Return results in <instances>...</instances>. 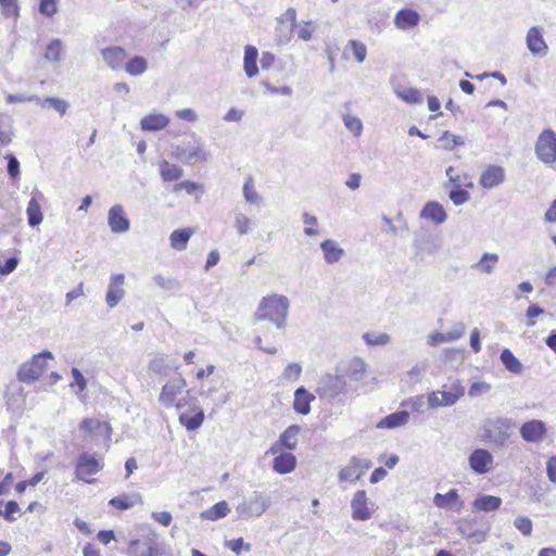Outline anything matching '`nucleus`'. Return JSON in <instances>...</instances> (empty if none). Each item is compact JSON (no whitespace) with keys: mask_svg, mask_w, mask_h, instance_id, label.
I'll return each mask as SVG.
<instances>
[{"mask_svg":"<svg viewBox=\"0 0 556 556\" xmlns=\"http://www.w3.org/2000/svg\"><path fill=\"white\" fill-rule=\"evenodd\" d=\"M458 532L468 539L473 544H479L485 541L489 528L478 529L476 528V520H464L457 527Z\"/></svg>","mask_w":556,"mask_h":556,"instance_id":"22","label":"nucleus"},{"mask_svg":"<svg viewBox=\"0 0 556 556\" xmlns=\"http://www.w3.org/2000/svg\"><path fill=\"white\" fill-rule=\"evenodd\" d=\"M367 504L368 498L366 492L364 490L357 491L351 501L352 518L354 520L364 521L371 517V511L369 510Z\"/></svg>","mask_w":556,"mask_h":556,"instance_id":"21","label":"nucleus"},{"mask_svg":"<svg viewBox=\"0 0 556 556\" xmlns=\"http://www.w3.org/2000/svg\"><path fill=\"white\" fill-rule=\"evenodd\" d=\"M0 5L5 17L17 18L20 16L17 0H0Z\"/></svg>","mask_w":556,"mask_h":556,"instance_id":"53","label":"nucleus"},{"mask_svg":"<svg viewBox=\"0 0 556 556\" xmlns=\"http://www.w3.org/2000/svg\"><path fill=\"white\" fill-rule=\"evenodd\" d=\"M22 515L21 508L18 504L15 501H9L7 502L4 509H3V518L7 521L13 522L17 519V516Z\"/></svg>","mask_w":556,"mask_h":556,"instance_id":"55","label":"nucleus"},{"mask_svg":"<svg viewBox=\"0 0 556 556\" xmlns=\"http://www.w3.org/2000/svg\"><path fill=\"white\" fill-rule=\"evenodd\" d=\"M173 154L185 164L206 162L210 159V153L204 149L201 138L195 135H192L182 144L175 147Z\"/></svg>","mask_w":556,"mask_h":556,"instance_id":"3","label":"nucleus"},{"mask_svg":"<svg viewBox=\"0 0 556 556\" xmlns=\"http://www.w3.org/2000/svg\"><path fill=\"white\" fill-rule=\"evenodd\" d=\"M153 282L165 291H176L181 288L180 282L172 277H165L162 274H156L152 277Z\"/></svg>","mask_w":556,"mask_h":556,"instance_id":"46","label":"nucleus"},{"mask_svg":"<svg viewBox=\"0 0 556 556\" xmlns=\"http://www.w3.org/2000/svg\"><path fill=\"white\" fill-rule=\"evenodd\" d=\"M179 421L188 431H194L202 426L204 412L202 408L194 406L189 412L180 413Z\"/></svg>","mask_w":556,"mask_h":556,"instance_id":"27","label":"nucleus"},{"mask_svg":"<svg viewBox=\"0 0 556 556\" xmlns=\"http://www.w3.org/2000/svg\"><path fill=\"white\" fill-rule=\"evenodd\" d=\"M363 339L368 345H386L390 342L391 338L388 333L366 332Z\"/></svg>","mask_w":556,"mask_h":556,"instance_id":"52","label":"nucleus"},{"mask_svg":"<svg viewBox=\"0 0 556 556\" xmlns=\"http://www.w3.org/2000/svg\"><path fill=\"white\" fill-rule=\"evenodd\" d=\"M102 464L94 455L83 453L78 456L75 464V477L86 483H93L94 479H87L88 476H93L102 469Z\"/></svg>","mask_w":556,"mask_h":556,"instance_id":"6","label":"nucleus"},{"mask_svg":"<svg viewBox=\"0 0 556 556\" xmlns=\"http://www.w3.org/2000/svg\"><path fill=\"white\" fill-rule=\"evenodd\" d=\"M101 55L106 66L113 71L125 66L127 53L122 47H108L101 50Z\"/></svg>","mask_w":556,"mask_h":556,"instance_id":"20","label":"nucleus"},{"mask_svg":"<svg viewBox=\"0 0 556 556\" xmlns=\"http://www.w3.org/2000/svg\"><path fill=\"white\" fill-rule=\"evenodd\" d=\"M229 511L228 504L225 501H220L210 507L208 509L203 510L200 514V517L205 520H218L225 517Z\"/></svg>","mask_w":556,"mask_h":556,"instance_id":"40","label":"nucleus"},{"mask_svg":"<svg viewBox=\"0 0 556 556\" xmlns=\"http://www.w3.org/2000/svg\"><path fill=\"white\" fill-rule=\"evenodd\" d=\"M109 504L117 509L126 510L134 506L135 502L130 496L123 494L110 500Z\"/></svg>","mask_w":556,"mask_h":556,"instance_id":"56","label":"nucleus"},{"mask_svg":"<svg viewBox=\"0 0 556 556\" xmlns=\"http://www.w3.org/2000/svg\"><path fill=\"white\" fill-rule=\"evenodd\" d=\"M494 458L490 451L476 448L468 457L469 467L477 475L488 473L493 465Z\"/></svg>","mask_w":556,"mask_h":556,"instance_id":"12","label":"nucleus"},{"mask_svg":"<svg viewBox=\"0 0 556 556\" xmlns=\"http://www.w3.org/2000/svg\"><path fill=\"white\" fill-rule=\"evenodd\" d=\"M349 46L352 49L353 55L358 63H363L367 55L366 46L357 40H350Z\"/></svg>","mask_w":556,"mask_h":556,"instance_id":"57","label":"nucleus"},{"mask_svg":"<svg viewBox=\"0 0 556 556\" xmlns=\"http://www.w3.org/2000/svg\"><path fill=\"white\" fill-rule=\"evenodd\" d=\"M420 15L410 9L400 10L394 17V24L400 29H409L418 25Z\"/></svg>","mask_w":556,"mask_h":556,"instance_id":"31","label":"nucleus"},{"mask_svg":"<svg viewBox=\"0 0 556 556\" xmlns=\"http://www.w3.org/2000/svg\"><path fill=\"white\" fill-rule=\"evenodd\" d=\"M79 429L94 438H102L106 441L111 440L112 427L106 421H101L96 418H85L79 424Z\"/></svg>","mask_w":556,"mask_h":556,"instance_id":"14","label":"nucleus"},{"mask_svg":"<svg viewBox=\"0 0 556 556\" xmlns=\"http://www.w3.org/2000/svg\"><path fill=\"white\" fill-rule=\"evenodd\" d=\"M148 367L150 371L162 377H167L170 371V367L163 356H157L151 359Z\"/></svg>","mask_w":556,"mask_h":556,"instance_id":"49","label":"nucleus"},{"mask_svg":"<svg viewBox=\"0 0 556 556\" xmlns=\"http://www.w3.org/2000/svg\"><path fill=\"white\" fill-rule=\"evenodd\" d=\"M193 231L190 228L174 230L169 236L170 247L177 251H184L187 248Z\"/></svg>","mask_w":556,"mask_h":556,"instance_id":"35","label":"nucleus"},{"mask_svg":"<svg viewBox=\"0 0 556 556\" xmlns=\"http://www.w3.org/2000/svg\"><path fill=\"white\" fill-rule=\"evenodd\" d=\"M498 262V255L495 253L485 252L482 254L479 262L471 265V268L476 270L483 271L485 274H491L493 268Z\"/></svg>","mask_w":556,"mask_h":556,"instance_id":"43","label":"nucleus"},{"mask_svg":"<svg viewBox=\"0 0 556 556\" xmlns=\"http://www.w3.org/2000/svg\"><path fill=\"white\" fill-rule=\"evenodd\" d=\"M409 420V413L405 409L397 410L395 413L389 414L386 417H383L379 424L377 425L378 428L381 429H395L397 427H402L406 425Z\"/></svg>","mask_w":556,"mask_h":556,"instance_id":"33","label":"nucleus"},{"mask_svg":"<svg viewBox=\"0 0 556 556\" xmlns=\"http://www.w3.org/2000/svg\"><path fill=\"white\" fill-rule=\"evenodd\" d=\"M315 401V394L311 393L305 387H299L294 391L293 409L301 415H307L311 412V404Z\"/></svg>","mask_w":556,"mask_h":556,"instance_id":"26","label":"nucleus"},{"mask_svg":"<svg viewBox=\"0 0 556 556\" xmlns=\"http://www.w3.org/2000/svg\"><path fill=\"white\" fill-rule=\"evenodd\" d=\"M300 426H289L280 435L278 441L270 447L271 454H277L281 448L292 451L296 447Z\"/></svg>","mask_w":556,"mask_h":556,"instance_id":"19","label":"nucleus"},{"mask_svg":"<svg viewBox=\"0 0 556 556\" xmlns=\"http://www.w3.org/2000/svg\"><path fill=\"white\" fill-rule=\"evenodd\" d=\"M187 382L181 376L167 381L161 390L159 402L166 408L174 406L178 396L185 392Z\"/></svg>","mask_w":556,"mask_h":556,"instance_id":"8","label":"nucleus"},{"mask_svg":"<svg viewBox=\"0 0 556 556\" xmlns=\"http://www.w3.org/2000/svg\"><path fill=\"white\" fill-rule=\"evenodd\" d=\"M320 249L324 253L325 262L329 265L339 262L344 255V250L332 239L324 240L320 243Z\"/></svg>","mask_w":556,"mask_h":556,"instance_id":"30","label":"nucleus"},{"mask_svg":"<svg viewBox=\"0 0 556 556\" xmlns=\"http://www.w3.org/2000/svg\"><path fill=\"white\" fill-rule=\"evenodd\" d=\"M396 94L406 103L410 104H420L422 103V94L416 88H405L403 90H397Z\"/></svg>","mask_w":556,"mask_h":556,"instance_id":"50","label":"nucleus"},{"mask_svg":"<svg viewBox=\"0 0 556 556\" xmlns=\"http://www.w3.org/2000/svg\"><path fill=\"white\" fill-rule=\"evenodd\" d=\"M526 40L528 49L532 54L543 56L547 53L548 47L542 36V29L540 27H531L528 30Z\"/></svg>","mask_w":556,"mask_h":556,"instance_id":"24","label":"nucleus"},{"mask_svg":"<svg viewBox=\"0 0 556 556\" xmlns=\"http://www.w3.org/2000/svg\"><path fill=\"white\" fill-rule=\"evenodd\" d=\"M502 498L494 495L482 494L479 495L472 503V506L477 510L481 511H494L501 507Z\"/></svg>","mask_w":556,"mask_h":556,"instance_id":"34","label":"nucleus"},{"mask_svg":"<svg viewBox=\"0 0 556 556\" xmlns=\"http://www.w3.org/2000/svg\"><path fill=\"white\" fill-rule=\"evenodd\" d=\"M38 10L42 15L52 17L58 12V0H40Z\"/></svg>","mask_w":556,"mask_h":556,"instance_id":"58","label":"nucleus"},{"mask_svg":"<svg viewBox=\"0 0 556 556\" xmlns=\"http://www.w3.org/2000/svg\"><path fill=\"white\" fill-rule=\"evenodd\" d=\"M448 198L454 205L459 206L470 199V193L463 189V185H456L448 191Z\"/></svg>","mask_w":556,"mask_h":556,"instance_id":"48","label":"nucleus"},{"mask_svg":"<svg viewBox=\"0 0 556 556\" xmlns=\"http://www.w3.org/2000/svg\"><path fill=\"white\" fill-rule=\"evenodd\" d=\"M439 141L443 142V148L447 151H452L456 146L464 144L460 136H455L447 130L440 136Z\"/></svg>","mask_w":556,"mask_h":556,"instance_id":"51","label":"nucleus"},{"mask_svg":"<svg viewBox=\"0 0 556 556\" xmlns=\"http://www.w3.org/2000/svg\"><path fill=\"white\" fill-rule=\"evenodd\" d=\"M514 525L523 535H530L532 532V521L528 517H517Z\"/></svg>","mask_w":556,"mask_h":556,"instance_id":"62","label":"nucleus"},{"mask_svg":"<svg viewBox=\"0 0 556 556\" xmlns=\"http://www.w3.org/2000/svg\"><path fill=\"white\" fill-rule=\"evenodd\" d=\"M420 217L441 225L447 219L443 205L437 201L427 202L420 211Z\"/></svg>","mask_w":556,"mask_h":556,"instance_id":"25","label":"nucleus"},{"mask_svg":"<svg viewBox=\"0 0 556 556\" xmlns=\"http://www.w3.org/2000/svg\"><path fill=\"white\" fill-rule=\"evenodd\" d=\"M160 174L164 181H174L181 178L184 170L175 164L162 161L160 164Z\"/></svg>","mask_w":556,"mask_h":556,"instance_id":"42","label":"nucleus"},{"mask_svg":"<svg viewBox=\"0 0 556 556\" xmlns=\"http://www.w3.org/2000/svg\"><path fill=\"white\" fill-rule=\"evenodd\" d=\"M519 432L521 439L527 443H540L544 440L547 428L544 421L531 419L521 425Z\"/></svg>","mask_w":556,"mask_h":556,"instance_id":"10","label":"nucleus"},{"mask_svg":"<svg viewBox=\"0 0 556 556\" xmlns=\"http://www.w3.org/2000/svg\"><path fill=\"white\" fill-rule=\"evenodd\" d=\"M125 71L132 76L142 75L148 68V62L143 56H134L125 63Z\"/></svg>","mask_w":556,"mask_h":556,"instance_id":"44","label":"nucleus"},{"mask_svg":"<svg viewBox=\"0 0 556 556\" xmlns=\"http://www.w3.org/2000/svg\"><path fill=\"white\" fill-rule=\"evenodd\" d=\"M278 453L273 459V469L280 475L292 472L296 466V457L290 452Z\"/></svg>","mask_w":556,"mask_h":556,"instance_id":"28","label":"nucleus"},{"mask_svg":"<svg viewBox=\"0 0 556 556\" xmlns=\"http://www.w3.org/2000/svg\"><path fill=\"white\" fill-rule=\"evenodd\" d=\"M8 161L7 170L10 177L15 178L20 175V162L13 154L5 156Z\"/></svg>","mask_w":556,"mask_h":556,"instance_id":"64","label":"nucleus"},{"mask_svg":"<svg viewBox=\"0 0 556 556\" xmlns=\"http://www.w3.org/2000/svg\"><path fill=\"white\" fill-rule=\"evenodd\" d=\"M491 390V386L486 382H473L468 391L471 397H476L488 393Z\"/></svg>","mask_w":556,"mask_h":556,"instance_id":"63","label":"nucleus"},{"mask_svg":"<svg viewBox=\"0 0 556 556\" xmlns=\"http://www.w3.org/2000/svg\"><path fill=\"white\" fill-rule=\"evenodd\" d=\"M27 222L30 227H37L42 223L43 215L41 212L40 204L35 198H31L28 202L27 210Z\"/></svg>","mask_w":556,"mask_h":556,"instance_id":"39","label":"nucleus"},{"mask_svg":"<svg viewBox=\"0 0 556 556\" xmlns=\"http://www.w3.org/2000/svg\"><path fill=\"white\" fill-rule=\"evenodd\" d=\"M504 169L500 166H490L480 177V185L483 188L492 189L504 181Z\"/></svg>","mask_w":556,"mask_h":556,"instance_id":"29","label":"nucleus"},{"mask_svg":"<svg viewBox=\"0 0 556 556\" xmlns=\"http://www.w3.org/2000/svg\"><path fill=\"white\" fill-rule=\"evenodd\" d=\"M500 359L506 370L516 375L521 374L523 366L509 349H504L501 352Z\"/></svg>","mask_w":556,"mask_h":556,"instance_id":"37","label":"nucleus"},{"mask_svg":"<svg viewBox=\"0 0 556 556\" xmlns=\"http://www.w3.org/2000/svg\"><path fill=\"white\" fill-rule=\"evenodd\" d=\"M302 218H303V223L307 226L304 228V233L307 236V237H314V236H317L318 235V230L313 228V227H309V226H313V225H316L318 222H317V217L314 216V215H311L306 212H304L302 214Z\"/></svg>","mask_w":556,"mask_h":556,"instance_id":"60","label":"nucleus"},{"mask_svg":"<svg viewBox=\"0 0 556 556\" xmlns=\"http://www.w3.org/2000/svg\"><path fill=\"white\" fill-rule=\"evenodd\" d=\"M41 356H34L29 362L22 364L17 370V379L24 383H33L42 375L45 369Z\"/></svg>","mask_w":556,"mask_h":556,"instance_id":"9","label":"nucleus"},{"mask_svg":"<svg viewBox=\"0 0 556 556\" xmlns=\"http://www.w3.org/2000/svg\"><path fill=\"white\" fill-rule=\"evenodd\" d=\"M535 154L545 164L556 161V134L552 129H544L535 143Z\"/></svg>","mask_w":556,"mask_h":556,"instance_id":"5","label":"nucleus"},{"mask_svg":"<svg viewBox=\"0 0 556 556\" xmlns=\"http://www.w3.org/2000/svg\"><path fill=\"white\" fill-rule=\"evenodd\" d=\"M258 51L254 46H245V76L253 77L258 73Z\"/></svg>","mask_w":556,"mask_h":556,"instance_id":"41","label":"nucleus"},{"mask_svg":"<svg viewBox=\"0 0 556 556\" xmlns=\"http://www.w3.org/2000/svg\"><path fill=\"white\" fill-rule=\"evenodd\" d=\"M270 505V497L263 492L254 491L245 501V516L258 517Z\"/></svg>","mask_w":556,"mask_h":556,"instance_id":"18","label":"nucleus"},{"mask_svg":"<svg viewBox=\"0 0 556 556\" xmlns=\"http://www.w3.org/2000/svg\"><path fill=\"white\" fill-rule=\"evenodd\" d=\"M42 109H53L56 111L61 116H64L70 108V104L67 101L54 98V97H47V98H40L39 97V103Z\"/></svg>","mask_w":556,"mask_h":556,"instance_id":"38","label":"nucleus"},{"mask_svg":"<svg viewBox=\"0 0 556 556\" xmlns=\"http://www.w3.org/2000/svg\"><path fill=\"white\" fill-rule=\"evenodd\" d=\"M516 421L507 417L489 418L480 427V439L485 443H491L496 447L507 445L514 430Z\"/></svg>","mask_w":556,"mask_h":556,"instance_id":"2","label":"nucleus"},{"mask_svg":"<svg viewBox=\"0 0 556 556\" xmlns=\"http://www.w3.org/2000/svg\"><path fill=\"white\" fill-rule=\"evenodd\" d=\"M108 224L114 233H124L129 230L130 222L122 205L115 204L109 210Z\"/></svg>","mask_w":556,"mask_h":556,"instance_id":"15","label":"nucleus"},{"mask_svg":"<svg viewBox=\"0 0 556 556\" xmlns=\"http://www.w3.org/2000/svg\"><path fill=\"white\" fill-rule=\"evenodd\" d=\"M169 124V118L164 114H148L140 121L142 130L157 131L164 129Z\"/></svg>","mask_w":556,"mask_h":556,"instance_id":"32","label":"nucleus"},{"mask_svg":"<svg viewBox=\"0 0 556 556\" xmlns=\"http://www.w3.org/2000/svg\"><path fill=\"white\" fill-rule=\"evenodd\" d=\"M63 45L59 38L52 39L46 48L45 59L49 62L58 63L61 61Z\"/></svg>","mask_w":556,"mask_h":556,"instance_id":"45","label":"nucleus"},{"mask_svg":"<svg viewBox=\"0 0 556 556\" xmlns=\"http://www.w3.org/2000/svg\"><path fill=\"white\" fill-rule=\"evenodd\" d=\"M371 465L372 463L369 459L353 456L351 457L349 465L339 472V479L341 481L354 482L358 480L366 470L371 467Z\"/></svg>","mask_w":556,"mask_h":556,"instance_id":"11","label":"nucleus"},{"mask_svg":"<svg viewBox=\"0 0 556 556\" xmlns=\"http://www.w3.org/2000/svg\"><path fill=\"white\" fill-rule=\"evenodd\" d=\"M245 202L255 205L257 210L266 205L265 200L252 187V179L245 181Z\"/></svg>","mask_w":556,"mask_h":556,"instance_id":"47","label":"nucleus"},{"mask_svg":"<svg viewBox=\"0 0 556 556\" xmlns=\"http://www.w3.org/2000/svg\"><path fill=\"white\" fill-rule=\"evenodd\" d=\"M459 502L458 491L451 489L447 493H437L433 497V504L439 508L452 509Z\"/></svg>","mask_w":556,"mask_h":556,"instance_id":"36","label":"nucleus"},{"mask_svg":"<svg viewBox=\"0 0 556 556\" xmlns=\"http://www.w3.org/2000/svg\"><path fill=\"white\" fill-rule=\"evenodd\" d=\"M337 372L346 381L359 382L367 372V364L363 358L354 357L337 366Z\"/></svg>","mask_w":556,"mask_h":556,"instance_id":"7","label":"nucleus"},{"mask_svg":"<svg viewBox=\"0 0 556 556\" xmlns=\"http://www.w3.org/2000/svg\"><path fill=\"white\" fill-rule=\"evenodd\" d=\"M345 127L354 135H359L363 129L362 121L358 117L345 115L343 117Z\"/></svg>","mask_w":556,"mask_h":556,"instance_id":"61","label":"nucleus"},{"mask_svg":"<svg viewBox=\"0 0 556 556\" xmlns=\"http://www.w3.org/2000/svg\"><path fill=\"white\" fill-rule=\"evenodd\" d=\"M302 374V366L299 363H290L283 369L281 378L286 381H296Z\"/></svg>","mask_w":556,"mask_h":556,"instance_id":"54","label":"nucleus"},{"mask_svg":"<svg viewBox=\"0 0 556 556\" xmlns=\"http://www.w3.org/2000/svg\"><path fill=\"white\" fill-rule=\"evenodd\" d=\"M7 103H26V102H36L39 103V97L36 94H8L5 98Z\"/></svg>","mask_w":556,"mask_h":556,"instance_id":"59","label":"nucleus"},{"mask_svg":"<svg viewBox=\"0 0 556 556\" xmlns=\"http://www.w3.org/2000/svg\"><path fill=\"white\" fill-rule=\"evenodd\" d=\"M290 308V301L286 295L271 294L264 296L254 313L253 320L256 324L269 321L277 329L282 330L287 326V317Z\"/></svg>","mask_w":556,"mask_h":556,"instance_id":"1","label":"nucleus"},{"mask_svg":"<svg viewBox=\"0 0 556 556\" xmlns=\"http://www.w3.org/2000/svg\"><path fill=\"white\" fill-rule=\"evenodd\" d=\"M277 22L279 25L289 24V28L282 34V28H277V37L280 43L289 42L292 38L294 28L296 27V11L293 8H289L283 14H281Z\"/></svg>","mask_w":556,"mask_h":556,"instance_id":"23","label":"nucleus"},{"mask_svg":"<svg viewBox=\"0 0 556 556\" xmlns=\"http://www.w3.org/2000/svg\"><path fill=\"white\" fill-rule=\"evenodd\" d=\"M125 275L114 274L110 277L108 291L105 294V302L110 308H114L125 296L126 291L124 289Z\"/></svg>","mask_w":556,"mask_h":556,"instance_id":"13","label":"nucleus"},{"mask_svg":"<svg viewBox=\"0 0 556 556\" xmlns=\"http://www.w3.org/2000/svg\"><path fill=\"white\" fill-rule=\"evenodd\" d=\"M277 337L278 333L273 332L269 327L262 325L261 323L255 329V337L253 342L260 350L264 351L265 353L276 354L277 349L271 343L276 342Z\"/></svg>","mask_w":556,"mask_h":556,"instance_id":"16","label":"nucleus"},{"mask_svg":"<svg viewBox=\"0 0 556 556\" xmlns=\"http://www.w3.org/2000/svg\"><path fill=\"white\" fill-rule=\"evenodd\" d=\"M131 554L138 556H165L164 549L154 539H147L143 542L132 540L129 543Z\"/></svg>","mask_w":556,"mask_h":556,"instance_id":"17","label":"nucleus"},{"mask_svg":"<svg viewBox=\"0 0 556 556\" xmlns=\"http://www.w3.org/2000/svg\"><path fill=\"white\" fill-rule=\"evenodd\" d=\"M348 381L339 372L324 375L317 382L316 394L327 401L334 400L339 394L346 392Z\"/></svg>","mask_w":556,"mask_h":556,"instance_id":"4","label":"nucleus"}]
</instances>
